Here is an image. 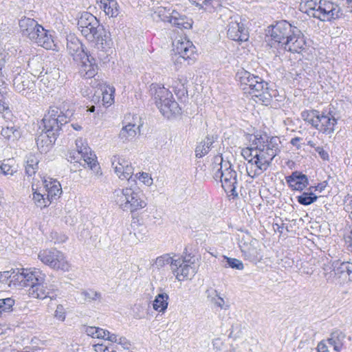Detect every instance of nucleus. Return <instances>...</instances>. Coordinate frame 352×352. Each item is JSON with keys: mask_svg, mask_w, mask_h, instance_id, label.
<instances>
[{"mask_svg": "<svg viewBox=\"0 0 352 352\" xmlns=\"http://www.w3.org/2000/svg\"><path fill=\"white\" fill-rule=\"evenodd\" d=\"M227 34L230 39L237 42L248 41L249 34L243 23L237 21L231 20L229 22Z\"/></svg>", "mask_w": 352, "mask_h": 352, "instance_id": "21", "label": "nucleus"}, {"mask_svg": "<svg viewBox=\"0 0 352 352\" xmlns=\"http://www.w3.org/2000/svg\"><path fill=\"white\" fill-rule=\"evenodd\" d=\"M67 49L71 56H73L80 66L79 72L82 77L87 74V62L88 61V54L85 52L86 47L75 36L70 35L67 38Z\"/></svg>", "mask_w": 352, "mask_h": 352, "instance_id": "9", "label": "nucleus"}, {"mask_svg": "<svg viewBox=\"0 0 352 352\" xmlns=\"http://www.w3.org/2000/svg\"><path fill=\"white\" fill-rule=\"evenodd\" d=\"M98 65L95 62L92 63L91 60H89V85L91 86L92 89L95 90L103 88L107 85L100 78V76L98 75Z\"/></svg>", "mask_w": 352, "mask_h": 352, "instance_id": "28", "label": "nucleus"}, {"mask_svg": "<svg viewBox=\"0 0 352 352\" xmlns=\"http://www.w3.org/2000/svg\"><path fill=\"white\" fill-rule=\"evenodd\" d=\"M302 140V138H298V137H296V138H294L291 140L290 141V143L294 146H296L297 148H300L301 146L300 145L298 144L299 142Z\"/></svg>", "mask_w": 352, "mask_h": 352, "instance_id": "62", "label": "nucleus"}, {"mask_svg": "<svg viewBox=\"0 0 352 352\" xmlns=\"http://www.w3.org/2000/svg\"><path fill=\"white\" fill-rule=\"evenodd\" d=\"M149 91L157 107L164 117L170 118L173 115L180 113L181 109L172 93L164 85L153 83L150 86Z\"/></svg>", "mask_w": 352, "mask_h": 352, "instance_id": "4", "label": "nucleus"}, {"mask_svg": "<svg viewBox=\"0 0 352 352\" xmlns=\"http://www.w3.org/2000/svg\"><path fill=\"white\" fill-rule=\"evenodd\" d=\"M296 28L286 21H279L272 28V39L281 47L286 42V39L290 38L291 34H294Z\"/></svg>", "mask_w": 352, "mask_h": 352, "instance_id": "15", "label": "nucleus"}, {"mask_svg": "<svg viewBox=\"0 0 352 352\" xmlns=\"http://www.w3.org/2000/svg\"><path fill=\"white\" fill-rule=\"evenodd\" d=\"M346 262H341L340 260L334 261L335 278L346 279Z\"/></svg>", "mask_w": 352, "mask_h": 352, "instance_id": "45", "label": "nucleus"}, {"mask_svg": "<svg viewBox=\"0 0 352 352\" xmlns=\"http://www.w3.org/2000/svg\"><path fill=\"white\" fill-rule=\"evenodd\" d=\"M243 256L250 262L256 263L263 258L261 244L255 239L241 240L239 244Z\"/></svg>", "mask_w": 352, "mask_h": 352, "instance_id": "13", "label": "nucleus"}, {"mask_svg": "<svg viewBox=\"0 0 352 352\" xmlns=\"http://www.w3.org/2000/svg\"><path fill=\"white\" fill-rule=\"evenodd\" d=\"M320 111L315 109L305 110L301 113L302 119L311 124L314 128L318 126L317 122L318 119Z\"/></svg>", "mask_w": 352, "mask_h": 352, "instance_id": "40", "label": "nucleus"}, {"mask_svg": "<svg viewBox=\"0 0 352 352\" xmlns=\"http://www.w3.org/2000/svg\"><path fill=\"white\" fill-rule=\"evenodd\" d=\"M0 133L2 137L8 140H15L20 137V132L15 127L12 119L0 118Z\"/></svg>", "mask_w": 352, "mask_h": 352, "instance_id": "25", "label": "nucleus"}, {"mask_svg": "<svg viewBox=\"0 0 352 352\" xmlns=\"http://www.w3.org/2000/svg\"><path fill=\"white\" fill-rule=\"evenodd\" d=\"M214 142V138L213 136H207L195 148L196 157H202L203 156L207 155Z\"/></svg>", "mask_w": 352, "mask_h": 352, "instance_id": "36", "label": "nucleus"}, {"mask_svg": "<svg viewBox=\"0 0 352 352\" xmlns=\"http://www.w3.org/2000/svg\"><path fill=\"white\" fill-rule=\"evenodd\" d=\"M76 151L68 152L67 155V161L72 165L71 170L74 172L80 171L82 168H86L88 164V144L86 139L79 138L76 140Z\"/></svg>", "mask_w": 352, "mask_h": 352, "instance_id": "10", "label": "nucleus"}, {"mask_svg": "<svg viewBox=\"0 0 352 352\" xmlns=\"http://www.w3.org/2000/svg\"><path fill=\"white\" fill-rule=\"evenodd\" d=\"M89 337L92 338L105 339L111 341V342H116L118 341V336L114 333H110L109 331L103 329L89 326Z\"/></svg>", "mask_w": 352, "mask_h": 352, "instance_id": "30", "label": "nucleus"}, {"mask_svg": "<svg viewBox=\"0 0 352 352\" xmlns=\"http://www.w3.org/2000/svg\"><path fill=\"white\" fill-rule=\"evenodd\" d=\"M300 10L309 16L320 21H330L338 17L337 6L329 1L322 0H302Z\"/></svg>", "mask_w": 352, "mask_h": 352, "instance_id": "5", "label": "nucleus"}, {"mask_svg": "<svg viewBox=\"0 0 352 352\" xmlns=\"http://www.w3.org/2000/svg\"><path fill=\"white\" fill-rule=\"evenodd\" d=\"M316 151L318 152L320 157L323 160H328L329 154L322 147L318 146L316 148Z\"/></svg>", "mask_w": 352, "mask_h": 352, "instance_id": "60", "label": "nucleus"}, {"mask_svg": "<svg viewBox=\"0 0 352 352\" xmlns=\"http://www.w3.org/2000/svg\"><path fill=\"white\" fill-rule=\"evenodd\" d=\"M178 260L180 262L175 267L174 274L176 278L179 281H182L193 277L197 272L194 256H190V254L179 256Z\"/></svg>", "mask_w": 352, "mask_h": 352, "instance_id": "12", "label": "nucleus"}, {"mask_svg": "<svg viewBox=\"0 0 352 352\" xmlns=\"http://www.w3.org/2000/svg\"><path fill=\"white\" fill-rule=\"evenodd\" d=\"M138 132H140V126L129 123L122 128L119 138L123 142H129L135 138Z\"/></svg>", "mask_w": 352, "mask_h": 352, "instance_id": "33", "label": "nucleus"}, {"mask_svg": "<svg viewBox=\"0 0 352 352\" xmlns=\"http://www.w3.org/2000/svg\"><path fill=\"white\" fill-rule=\"evenodd\" d=\"M14 304V300L12 298H7L5 299H0V311H6L10 310Z\"/></svg>", "mask_w": 352, "mask_h": 352, "instance_id": "50", "label": "nucleus"}, {"mask_svg": "<svg viewBox=\"0 0 352 352\" xmlns=\"http://www.w3.org/2000/svg\"><path fill=\"white\" fill-rule=\"evenodd\" d=\"M352 273V263L346 262V278L350 279V276Z\"/></svg>", "mask_w": 352, "mask_h": 352, "instance_id": "61", "label": "nucleus"}, {"mask_svg": "<svg viewBox=\"0 0 352 352\" xmlns=\"http://www.w3.org/2000/svg\"><path fill=\"white\" fill-rule=\"evenodd\" d=\"M89 169L93 173L92 177L95 179H99L102 175V172L97 160V157L91 151H89Z\"/></svg>", "mask_w": 352, "mask_h": 352, "instance_id": "41", "label": "nucleus"}, {"mask_svg": "<svg viewBox=\"0 0 352 352\" xmlns=\"http://www.w3.org/2000/svg\"><path fill=\"white\" fill-rule=\"evenodd\" d=\"M46 276L39 269H16L12 272H3L0 273V281L10 278V284L12 283L19 287H30L28 294L30 296L44 300H52L56 296L54 285H47L45 282Z\"/></svg>", "mask_w": 352, "mask_h": 352, "instance_id": "2", "label": "nucleus"}, {"mask_svg": "<svg viewBox=\"0 0 352 352\" xmlns=\"http://www.w3.org/2000/svg\"><path fill=\"white\" fill-rule=\"evenodd\" d=\"M78 27L82 34L85 37L88 36V12H84L78 20Z\"/></svg>", "mask_w": 352, "mask_h": 352, "instance_id": "47", "label": "nucleus"}, {"mask_svg": "<svg viewBox=\"0 0 352 352\" xmlns=\"http://www.w3.org/2000/svg\"><path fill=\"white\" fill-rule=\"evenodd\" d=\"M54 316L56 318L60 321H64L65 319V311L63 306L58 305L55 310Z\"/></svg>", "mask_w": 352, "mask_h": 352, "instance_id": "52", "label": "nucleus"}, {"mask_svg": "<svg viewBox=\"0 0 352 352\" xmlns=\"http://www.w3.org/2000/svg\"><path fill=\"white\" fill-rule=\"evenodd\" d=\"M327 182L324 181L322 183L318 184L317 186H310L308 190H311L312 192H313V190L322 192V190H324V188L327 187Z\"/></svg>", "mask_w": 352, "mask_h": 352, "instance_id": "58", "label": "nucleus"}, {"mask_svg": "<svg viewBox=\"0 0 352 352\" xmlns=\"http://www.w3.org/2000/svg\"><path fill=\"white\" fill-rule=\"evenodd\" d=\"M158 16L163 21H166L180 30H189L192 28V21L185 15L173 10L171 13L166 14L164 9L158 11Z\"/></svg>", "mask_w": 352, "mask_h": 352, "instance_id": "14", "label": "nucleus"}, {"mask_svg": "<svg viewBox=\"0 0 352 352\" xmlns=\"http://www.w3.org/2000/svg\"><path fill=\"white\" fill-rule=\"evenodd\" d=\"M45 195L41 194L36 190L33 192L32 199L34 204L41 208L47 206L51 203V201H49L47 197H45Z\"/></svg>", "mask_w": 352, "mask_h": 352, "instance_id": "46", "label": "nucleus"}, {"mask_svg": "<svg viewBox=\"0 0 352 352\" xmlns=\"http://www.w3.org/2000/svg\"><path fill=\"white\" fill-rule=\"evenodd\" d=\"M100 8L105 14L111 17H116L119 14L118 4L116 0H99Z\"/></svg>", "mask_w": 352, "mask_h": 352, "instance_id": "35", "label": "nucleus"}, {"mask_svg": "<svg viewBox=\"0 0 352 352\" xmlns=\"http://www.w3.org/2000/svg\"><path fill=\"white\" fill-rule=\"evenodd\" d=\"M334 269V261L323 265L322 273L328 282H333L335 278Z\"/></svg>", "mask_w": 352, "mask_h": 352, "instance_id": "44", "label": "nucleus"}, {"mask_svg": "<svg viewBox=\"0 0 352 352\" xmlns=\"http://www.w3.org/2000/svg\"><path fill=\"white\" fill-rule=\"evenodd\" d=\"M214 164L212 170L213 177L216 180L219 179L222 188L230 196L236 197L238 193L236 190L237 184L236 172L232 169V165L228 161H223L221 156H216L214 159Z\"/></svg>", "mask_w": 352, "mask_h": 352, "instance_id": "3", "label": "nucleus"}, {"mask_svg": "<svg viewBox=\"0 0 352 352\" xmlns=\"http://www.w3.org/2000/svg\"><path fill=\"white\" fill-rule=\"evenodd\" d=\"M44 188L47 192L46 196L49 201H52V199L56 196H59L62 192V188L60 183L52 178L44 179L43 181Z\"/></svg>", "mask_w": 352, "mask_h": 352, "instance_id": "27", "label": "nucleus"}, {"mask_svg": "<svg viewBox=\"0 0 352 352\" xmlns=\"http://www.w3.org/2000/svg\"><path fill=\"white\" fill-rule=\"evenodd\" d=\"M20 30L23 36L32 41H35L39 33L43 32V27L39 25L34 19L29 17L22 18L19 23Z\"/></svg>", "mask_w": 352, "mask_h": 352, "instance_id": "17", "label": "nucleus"}, {"mask_svg": "<svg viewBox=\"0 0 352 352\" xmlns=\"http://www.w3.org/2000/svg\"><path fill=\"white\" fill-rule=\"evenodd\" d=\"M221 344H222V342H221L220 340H216L213 341V346L214 349H216V352H217L218 351H220L219 346Z\"/></svg>", "mask_w": 352, "mask_h": 352, "instance_id": "63", "label": "nucleus"}, {"mask_svg": "<svg viewBox=\"0 0 352 352\" xmlns=\"http://www.w3.org/2000/svg\"><path fill=\"white\" fill-rule=\"evenodd\" d=\"M346 335L340 330L333 331L327 339V343L333 347L336 352H340L343 348Z\"/></svg>", "mask_w": 352, "mask_h": 352, "instance_id": "31", "label": "nucleus"}, {"mask_svg": "<svg viewBox=\"0 0 352 352\" xmlns=\"http://www.w3.org/2000/svg\"><path fill=\"white\" fill-rule=\"evenodd\" d=\"M168 295L166 293L157 294L153 302V309L159 312H164L168 305Z\"/></svg>", "mask_w": 352, "mask_h": 352, "instance_id": "39", "label": "nucleus"}, {"mask_svg": "<svg viewBox=\"0 0 352 352\" xmlns=\"http://www.w3.org/2000/svg\"><path fill=\"white\" fill-rule=\"evenodd\" d=\"M90 344H92L94 352H107L108 346L104 345L102 343H95L89 342Z\"/></svg>", "mask_w": 352, "mask_h": 352, "instance_id": "55", "label": "nucleus"}, {"mask_svg": "<svg viewBox=\"0 0 352 352\" xmlns=\"http://www.w3.org/2000/svg\"><path fill=\"white\" fill-rule=\"evenodd\" d=\"M0 113L2 115L0 118H4V119H12L13 115L10 110L8 104L4 101L0 100Z\"/></svg>", "mask_w": 352, "mask_h": 352, "instance_id": "49", "label": "nucleus"}, {"mask_svg": "<svg viewBox=\"0 0 352 352\" xmlns=\"http://www.w3.org/2000/svg\"><path fill=\"white\" fill-rule=\"evenodd\" d=\"M102 295L100 292L96 291H89V302L93 301L96 304L101 302Z\"/></svg>", "mask_w": 352, "mask_h": 352, "instance_id": "53", "label": "nucleus"}, {"mask_svg": "<svg viewBox=\"0 0 352 352\" xmlns=\"http://www.w3.org/2000/svg\"><path fill=\"white\" fill-rule=\"evenodd\" d=\"M173 45L174 46V51L179 54L180 57L184 60L191 58L192 56L195 54V47L186 37H181L180 39L175 40Z\"/></svg>", "mask_w": 352, "mask_h": 352, "instance_id": "23", "label": "nucleus"}, {"mask_svg": "<svg viewBox=\"0 0 352 352\" xmlns=\"http://www.w3.org/2000/svg\"><path fill=\"white\" fill-rule=\"evenodd\" d=\"M44 33H39V36L38 38L36 39L34 43H37L38 45L45 48V49H51L54 46V41L52 38V36L48 34L47 31L43 28Z\"/></svg>", "mask_w": 352, "mask_h": 352, "instance_id": "42", "label": "nucleus"}, {"mask_svg": "<svg viewBox=\"0 0 352 352\" xmlns=\"http://www.w3.org/2000/svg\"><path fill=\"white\" fill-rule=\"evenodd\" d=\"M138 179L142 182L146 186H150L153 183V179L151 177V176L147 173H140V176L138 177Z\"/></svg>", "mask_w": 352, "mask_h": 352, "instance_id": "56", "label": "nucleus"}, {"mask_svg": "<svg viewBox=\"0 0 352 352\" xmlns=\"http://www.w3.org/2000/svg\"><path fill=\"white\" fill-rule=\"evenodd\" d=\"M89 34L92 40L89 41L91 47L99 52H104L110 48L111 40L108 39L107 32L102 25H100L96 17L89 14Z\"/></svg>", "mask_w": 352, "mask_h": 352, "instance_id": "8", "label": "nucleus"}, {"mask_svg": "<svg viewBox=\"0 0 352 352\" xmlns=\"http://www.w3.org/2000/svg\"><path fill=\"white\" fill-rule=\"evenodd\" d=\"M39 159L34 154L30 153L26 156L25 173L28 176L35 174L38 168Z\"/></svg>", "mask_w": 352, "mask_h": 352, "instance_id": "37", "label": "nucleus"}, {"mask_svg": "<svg viewBox=\"0 0 352 352\" xmlns=\"http://www.w3.org/2000/svg\"><path fill=\"white\" fill-rule=\"evenodd\" d=\"M251 142V147L242 149L241 155L250 164L246 167L248 175L254 178L266 170L280 151V140L278 137L255 135Z\"/></svg>", "mask_w": 352, "mask_h": 352, "instance_id": "1", "label": "nucleus"}, {"mask_svg": "<svg viewBox=\"0 0 352 352\" xmlns=\"http://www.w3.org/2000/svg\"><path fill=\"white\" fill-rule=\"evenodd\" d=\"M116 203L124 211L131 212L144 208L146 206L142 193L136 188L126 187L113 192Z\"/></svg>", "mask_w": 352, "mask_h": 352, "instance_id": "6", "label": "nucleus"}, {"mask_svg": "<svg viewBox=\"0 0 352 352\" xmlns=\"http://www.w3.org/2000/svg\"><path fill=\"white\" fill-rule=\"evenodd\" d=\"M224 259L226 262L225 264V267H229L239 270H242L244 268V265L242 261L237 258L224 256Z\"/></svg>", "mask_w": 352, "mask_h": 352, "instance_id": "48", "label": "nucleus"}, {"mask_svg": "<svg viewBox=\"0 0 352 352\" xmlns=\"http://www.w3.org/2000/svg\"><path fill=\"white\" fill-rule=\"evenodd\" d=\"M327 344V340L320 341L318 344V346L316 348L317 352H329L328 346Z\"/></svg>", "mask_w": 352, "mask_h": 352, "instance_id": "57", "label": "nucleus"}, {"mask_svg": "<svg viewBox=\"0 0 352 352\" xmlns=\"http://www.w3.org/2000/svg\"><path fill=\"white\" fill-rule=\"evenodd\" d=\"M268 84L263 78L253 85L249 93L252 97L257 98L263 103L267 104L273 96H275V90H270L267 87Z\"/></svg>", "mask_w": 352, "mask_h": 352, "instance_id": "19", "label": "nucleus"}, {"mask_svg": "<svg viewBox=\"0 0 352 352\" xmlns=\"http://www.w3.org/2000/svg\"><path fill=\"white\" fill-rule=\"evenodd\" d=\"M316 129L322 133L330 135L335 131L337 120L331 111H320Z\"/></svg>", "mask_w": 352, "mask_h": 352, "instance_id": "20", "label": "nucleus"}, {"mask_svg": "<svg viewBox=\"0 0 352 352\" xmlns=\"http://www.w3.org/2000/svg\"><path fill=\"white\" fill-rule=\"evenodd\" d=\"M318 199L316 196L311 190L304 192L301 195L297 197L298 202L303 206H309L314 203Z\"/></svg>", "mask_w": 352, "mask_h": 352, "instance_id": "43", "label": "nucleus"}, {"mask_svg": "<svg viewBox=\"0 0 352 352\" xmlns=\"http://www.w3.org/2000/svg\"><path fill=\"white\" fill-rule=\"evenodd\" d=\"M117 343L124 349H129L131 346V343L124 337H119Z\"/></svg>", "mask_w": 352, "mask_h": 352, "instance_id": "59", "label": "nucleus"}, {"mask_svg": "<svg viewBox=\"0 0 352 352\" xmlns=\"http://www.w3.org/2000/svg\"><path fill=\"white\" fill-rule=\"evenodd\" d=\"M38 258L43 263L54 270L63 272H68L70 270V264L65 255L56 249L41 250L38 254Z\"/></svg>", "mask_w": 352, "mask_h": 352, "instance_id": "11", "label": "nucleus"}, {"mask_svg": "<svg viewBox=\"0 0 352 352\" xmlns=\"http://www.w3.org/2000/svg\"><path fill=\"white\" fill-rule=\"evenodd\" d=\"M111 163L114 173L119 179L130 180L133 174V167L130 162L116 155L111 158Z\"/></svg>", "mask_w": 352, "mask_h": 352, "instance_id": "16", "label": "nucleus"}, {"mask_svg": "<svg viewBox=\"0 0 352 352\" xmlns=\"http://www.w3.org/2000/svg\"><path fill=\"white\" fill-rule=\"evenodd\" d=\"M307 42L305 36L301 31L296 27L294 30V34H291L290 38L286 39V42L281 48L292 53H300L305 50Z\"/></svg>", "mask_w": 352, "mask_h": 352, "instance_id": "18", "label": "nucleus"}, {"mask_svg": "<svg viewBox=\"0 0 352 352\" xmlns=\"http://www.w3.org/2000/svg\"><path fill=\"white\" fill-rule=\"evenodd\" d=\"M349 244H348V248L349 250L352 252V230L351 231L350 236H349Z\"/></svg>", "mask_w": 352, "mask_h": 352, "instance_id": "64", "label": "nucleus"}, {"mask_svg": "<svg viewBox=\"0 0 352 352\" xmlns=\"http://www.w3.org/2000/svg\"><path fill=\"white\" fill-rule=\"evenodd\" d=\"M207 297L210 298V301L217 307L221 309H228L230 305L226 304L222 297H221L217 291L213 289H207Z\"/></svg>", "mask_w": 352, "mask_h": 352, "instance_id": "38", "label": "nucleus"}, {"mask_svg": "<svg viewBox=\"0 0 352 352\" xmlns=\"http://www.w3.org/2000/svg\"><path fill=\"white\" fill-rule=\"evenodd\" d=\"M236 77L241 85L245 86L242 89L245 91L248 90V91H250L253 87V85L256 84L261 78V77L254 76L244 69L239 71L236 74Z\"/></svg>", "mask_w": 352, "mask_h": 352, "instance_id": "26", "label": "nucleus"}, {"mask_svg": "<svg viewBox=\"0 0 352 352\" xmlns=\"http://www.w3.org/2000/svg\"><path fill=\"white\" fill-rule=\"evenodd\" d=\"M16 172V168L8 164L3 163L0 166V173L5 175H12Z\"/></svg>", "mask_w": 352, "mask_h": 352, "instance_id": "51", "label": "nucleus"}, {"mask_svg": "<svg viewBox=\"0 0 352 352\" xmlns=\"http://www.w3.org/2000/svg\"><path fill=\"white\" fill-rule=\"evenodd\" d=\"M44 124L45 132L41 133L37 138V144L39 146L41 143L46 138V142L50 144L52 140L50 138L54 136V140H56L60 126L63 124L67 122V117L62 113V111L57 107H51L43 119Z\"/></svg>", "mask_w": 352, "mask_h": 352, "instance_id": "7", "label": "nucleus"}, {"mask_svg": "<svg viewBox=\"0 0 352 352\" xmlns=\"http://www.w3.org/2000/svg\"><path fill=\"white\" fill-rule=\"evenodd\" d=\"M178 255L174 254L173 256L170 254H164L158 256L155 261V265L157 268L160 269L167 265H170L171 270L175 274V267L178 265L179 261L178 260Z\"/></svg>", "mask_w": 352, "mask_h": 352, "instance_id": "29", "label": "nucleus"}, {"mask_svg": "<svg viewBox=\"0 0 352 352\" xmlns=\"http://www.w3.org/2000/svg\"><path fill=\"white\" fill-rule=\"evenodd\" d=\"M50 140H52V142H50V144L47 143V142H46V138H44V141L41 143V144L39 145H37L38 148L41 150V152H47L50 147L52 146V142L55 141V140H54V136H51V138H50ZM36 144H38L36 143Z\"/></svg>", "mask_w": 352, "mask_h": 352, "instance_id": "54", "label": "nucleus"}, {"mask_svg": "<svg viewBox=\"0 0 352 352\" xmlns=\"http://www.w3.org/2000/svg\"><path fill=\"white\" fill-rule=\"evenodd\" d=\"M115 89L113 87L104 86L103 88L94 91L91 102L95 104H102L104 107H109L114 102Z\"/></svg>", "mask_w": 352, "mask_h": 352, "instance_id": "22", "label": "nucleus"}, {"mask_svg": "<svg viewBox=\"0 0 352 352\" xmlns=\"http://www.w3.org/2000/svg\"><path fill=\"white\" fill-rule=\"evenodd\" d=\"M187 78L184 76H179L176 79H168V84L173 87L176 95L184 96L187 93Z\"/></svg>", "mask_w": 352, "mask_h": 352, "instance_id": "32", "label": "nucleus"}, {"mask_svg": "<svg viewBox=\"0 0 352 352\" xmlns=\"http://www.w3.org/2000/svg\"><path fill=\"white\" fill-rule=\"evenodd\" d=\"M13 85L15 90L19 93L23 94L27 89H30L33 87V82L25 75H18L13 80Z\"/></svg>", "mask_w": 352, "mask_h": 352, "instance_id": "34", "label": "nucleus"}, {"mask_svg": "<svg viewBox=\"0 0 352 352\" xmlns=\"http://www.w3.org/2000/svg\"><path fill=\"white\" fill-rule=\"evenodd\" d=\"M285 180L292 190L302 191L309 184L307 176L299 171L293 172L285 177Z\"/></svg>", "mask_w": 352, "mask_h": 352, "instance_id": "24", "label": "nucleus"}]
</instances>
